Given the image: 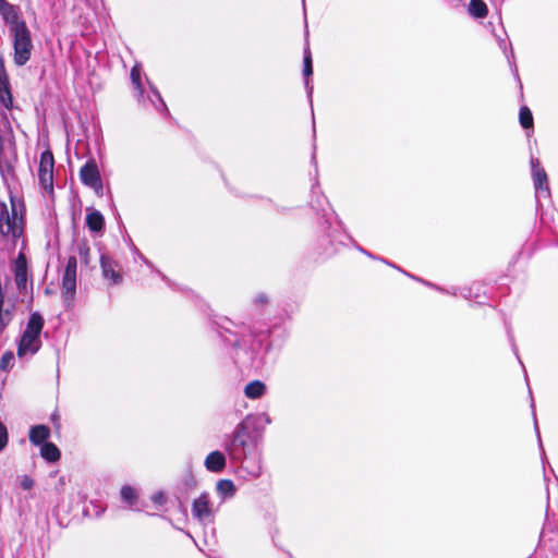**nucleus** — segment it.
<instances>
[{
	"label": "nucleus",
	"mask_w": 558,
	"mask_h": 558,
	"mask_svg": "<svg viewBox=\"0 0 558 558\" xmlns=\"http://www.w3.org/2000/svg\"><path fill=\"white\" fill-rule=\"evenodd\" d=\"M10 206L0 203V236L13 245L23 238L26 225V205L23 198L10 194Z\"/></svg>",
	"instance_id": "obj_1"
},
{
	"label": "nucleus",
	"mask_w": 558,
	"mask_h": 558,
	"mask_svg": "<svg viewBox=\"0 0 558 558\" xmlns=\"http://www.w3.org/2000/svg\"><path fill=\"white\" fill-rule=\"evenodd\" d=\"M45 326V319L40 313L34 312L29 315L26 327L20 338L16 348V355L22 359L26 355L36 354L41 348L40 333Z\"/></svg>",
	"instance_id": "obj_2"
},
{
	"label": "nucleus",
	"mask_w": 558,
	"mask_h": 558,
	"mask_svg": "<svg viewBox=\"0 0 558 558\" xmlns=\"http://www.w3.org/2000/svg\"><path fill=\"white\" fill-rule=\"evenodd\" d=\"M9 33L12 37L13 62L17 66H23L31 60L34 50L32 33L27 24H20Z\"/></svg>",
	"instance_id": "obj_3"
},
{
	"label": "nucleus",
	"mask_w": 558,
	"mask_h": 558,
	"mask_svg": "<svg viewBox=\"0 0 558 558\" xmlns=\"http://www.w3.org/2000/svg\"><path fill=\"white\" fill-rule=\"evenodd\" d=\"M54 157L48 148L40 154L38 179L41 187L49 194L53 193Z\"/></svg>",
	"instance_id": "obj_4"
},
{
	"label": "nucleus",
	"mask_w": 558,
	"mask_h": 558,
	"mask_svg": "<svg viewBox=\"0 0 558 558\" xmlns=\"http://www.w3.org/2000/svg\"><path fill=\"white\" fill-rule=\"evenodd\" d=\"M101 275L110 286L121 284L123 281L122 266L110 255L101 254L99 258Z\"/></svg>",
	"instance_id": "obj_5"
},
{
	"label": "nucleus",
	"mask_w": 558,
	"mask_h": 558,
	"mask_svg": "<svg viewBox=\"0 0 558 558\" xmlns=\"http://www.w3.org/2000/svg\"><path fill=\"white\" fill-rule=\"evenodd\" d=\"M192 515L202 523L214 520L213 502L208 493H202L193 500Z\"/></svg>",
	"instance_id": "obj_6"
},
{
	"label": "nucleus",
	"mask_w": 558,
	"mask_h": 558,
	"mask_svg": "<svg viewBox=\"0 0 558 558\" xmlns=\"http://www.w3.org/2000/svg\"><path fill=\"white\" fill-rule=\"evenodd\" d=\"M0 105H2L9 111H11L14 107L12 86L3 58H0Z\"/></svg>",
	"instance_id": "obj_7"
},
{
	"label": "nucleus",
	"mask_w": 558,
	"mask_h": 558,
	"mask_svg": "<svg viewBox=\"0 0 558 558\" xmlns=\"http://www.w3.org/2000/svg\"><path fill=\"white\" fill-rule=\"evenodd\" d=\"M80 178L82 182L95 190L102 189V182L97 163L94 159L88 160L80 170Z\"/></svg>",
	"instance_id": "obj_8"
},
{
	"label": "nucleus",
	"mask_w": 558,
	"mask_h": 558,
	"mask_svg": "<svg viewBox=\"0 0 558 558\" xmlns=\"http://www.w3.org/2000/svg\"><path fill=\"white\" fill-rule=\"evenodd\" d=\"M0 15L9 26V31L15 28L17 25L20 26V24H26L21 17L20 7L10 3L8 0H0Z\"/></svg>",
	"instance_id": "obj_9"
},
{
	"label": "nucleus",
	"mask_w": 558,
	"mask_h": 558,
	"mask_svg": "<svg viewBox=\"0 0 558 558\" xmlns=\"http://www.w3.org/2000/svg\"><path fill=\"white\" fill-rule=\"evenodd\" d=\"M13 272L17 290L24 292L28 280V266L26 255L23 252H20L13 262Z\"/></svg>",
	"instance_id": "obj_10"
},
{
	"label": "nucleus",
	"mask_w": 558,
	"mask_h": 558,
	"mask_svg": "<svg viewBox=\"0 0 558 558\" xmlns=\"http://www.w3.org/2000/svg\"><path fill=\"white\" fill-rule=\"evenodd\" d=\"M532 178L536 192H549L548 177L543 168H539L537 159H531Z\"/></svg>",
	"instance_id": "obj_11"
},
{
	"label": "nucleus",
	"mask_w": 558,
	"mask_h": 558,
	"mask_svg": "<svg viewBox=\"0 0 558 558\" xmlns=\"http://www.w3.org/2000/svg\"><path fill=\"white\" fill-rule=\"evenodd\" d=\"M204 463L205 468L213 473L222 472L227 464L225 454L219 450L208 453Z\"/></svg>",
	"instance_id": "obj_12"
},
{
	"label": "nucleus",
	"mask_w": 558,
	"mask_h": 558,
	"mask_svg": "<svg viewBox=\"0 0 558 558\" xmlns=\"http://www.w3.org/2000/svg\"><path fill=\"white\" fill-rule=\"evenodd\" d=\"M50 437V428L47 425H35L32 426L28 433L29 441L34 446H41L45 442H48V438Z\"/></svg>",
	"instance_id": "obj_13"
},
{
	"label": "nucleus",
	"mask_w": 558,
	"mask_h": 558,
	"mask_svg": "<svg viewBox=\"0 0 558 558\" xmlns=\"http://www.w3.org/2000/svg\"><path fill=\"white\" fill-rule=\"evenodd\" d=\"M86 225L92 232H100L105 228L104 216L98 210H92L86 215Z\"/></svg>",
	"instance_id": "obj_14"
},
{
	"label": "nucleus",
	"mask_w": 558,
	"mask_h": 558,
	"mask_svg": "<svg viewBox=\"0 0 558 558\" xmlns=\"http://www.w3.org/2000/svg\"><path fill=\"white\" fill-rule=\"evenodd\" d=\"M247 439H248L247 426L244 422H241L236 425V427L233 432L232 445L244 449L247 445Z\"/></svg>",
	"instance_id": "obj_15"
},
{
	"label": "nucleus",
	"mask_w": 558,
	"mask_h": 558,
	"mask_svg": "<svg viewBox=\"0 0 558 558\" xmlns=\"http://www.w3.org/2000/svg\"><path fill=\"white\" fill-rule=\"evenodd\" d=\"M266 392V385L260 380L250 381L244 388V395L248 399H258Z\"/></svg>",
	"instance_id": "obj_16"
},
{
	"label": "nucleus",
	"mask_w": 558,
	"mask_h": 558,
	"mask_svg": "<svg viewBox=\"0 0 558 558\" xmlns=\"http://www.w3.org/2000/svg\"><path fill=\"white\" fill-rule=\"evenodd\" d=\"M40 456L48 462H57L61 458L59 448L53 442H45L40 447Z\"/></svg>",
	"instance_id": "obj_17"
},
{
	"label": "nucleus",
	"mask_w": 558,
	"mask_h": 558,
	"mask_svg": "<svg viewBox=\"0 0 558 558\" xmlns=\"http://www.w3.org/2000/svg\"><path fill=\"white\" fill-rule=\"evenodd\" d=\"M468 11L475 19H484L488 14V8L483 0H470Z\"/></svg>",
	"instance_id": "obj_18"
},
{
	"label": "nucleus",
	"mask_w": 558,
	"mask_h": 558,
	"mask_svg": "<svg viewBox=\"0 0 558 558\" xmlns=\"http://www.w3.org/2000/svg\"><path fill=\"white\" fill-rule=\"evenodd\" d=\"M216 489L219 495L225 497H232L236 492L234 483L228 478L219 480L216 484Z\"/></svg>",
	"instance_id": "obj_19"
},
{
	"label": "nucleus",
	"mask_w": 558,
	"mask_h": 558,
	"mask_svg": "<svg viewBox=\"0 0 558 558\" xmlns=\"http://www.w3.org/2000/svg\"><path fill=\"white\" fill-rule=\"evenodd\" d=\"M120 495L122 500L126 502L129 506H134L137 501V495L135 489L129 485L122 486Z\"/></svg>",
	"instance_id": "obj_20"
},
{
	"label": "nucleus",
	"mask_w": 558,
	"mask_h": 558,
	"mask_svg": "<svg viewBox=\"0 0 558 558\" xmlns=\"http://www.w3.org/2000/svg\"><path fill=\"white\" fill-rule=\"evenodd\" d=\"M62 295L66 300H71L76 291V280L62 278Z\"/></svg>",
	"instance_id": "obj_21"
},
{
	"label": "nucleus",
	"mask_w": 558,
	"mask_h": 558,
	"mask_svg": "<svg viewBox=\"0 0 558 558\" xmlns=\"http://www.w3.org/2000/svg\"><path fill=\"white\" fill-rule=\"evenodd\" d=\"M76 272H77V259L75 256H70L68 258L66 266H65L62 278L76 280Z\"/></svg>",
	"instance_id": "obj_22"
},
{
	"label": "nucleus",
	"mask_w": 558,
	"mask_h": 558,
	"mask_svg": "<svg viewBox=\"0 0 558 558\" xmlns=\"http://www.w3.org/2000/svg\"><path fill=\"white\" fill-rule=\"evenodd\" d=\"M130 76H131L132 84H133L134 88L136 89L138 96H142L143 85H142V80H141V69L137 65H134L131 69Z\"/></svg>",
	"instance_id": "obj_23"
},
{
	"label": "nucleus",
	"mask_w": 558,
	"mask_h": 558,
	"mask_svg": "<svg viewBox=\"0 0 558 558\" xmlns=\"http://www.w3.org/2000/svg\"><path fill=\"white\" fill-rule=\"evenodd\" d=\"M77 253L81 258V262L85 265H89L90 263V247L87 241H83L77 245Z\"/></svg>",
	"instance_id": "obj_24"
},
{
	"label": "nucleus",
	"mask_w": 558,
	"mask_h": 558,
	"mask_svg": "<svg viewBox=\"0 0 558 558\" xmlns=\"http://www.w3.org/2000/svg\"><path fill=\"white\" fill-rule=\"evenodd\" d=\"M303 64H304V68H303L304 76H306V77L311 76L313 74V61H312V53L308 48L305 49Z\"/></svg>",
	"instance_id": "obj_25"
},
{
	"label": "nucleus",
	"mask_w": 558,
	"mask_h": 558,
	"mask_svg": "<svg viewBox=\"0 0 558 558\" xmlns=\"http://www.w3.org/2000/svg\"><path fill=\"white\" fill-rule=\"evenodd\" d=\"M14 355L12 351H5L0 359V369L8 371L13 366Z\"/></svg>",
	"instance_id": "obj_26"
},
{
	"label": "nucleus",
	"mask_w": 558,
	"mask_h": 558,
	"mask_svg": "<svg viewBox=\"0 0 558 558\" xmlns=\"http://www.w3.org/2000/svg\"><path fill=\"white\" fill-rule=\"evenodd\" d=\"M8 440V429L5 425L0 422V451H2L7 447Z\"/></svg>",
	"instance_id": "obj_27"
},
{
	"label": "nucleus",
	"mask_w": 558,
	"mask_h": 558,
	"mask_svg": "<svg viewBox=\"0 0 558 558\" xmlns=\"http://www.w3.org/2000/svg\"><path fill=\"white\" fill-rule=\"evenodd\" d=\"M21 486L23 489L28 490L34 486V481L31 476L25 475L21 481Z\"/></svg>",
	"instance_id": "obj_28"
},
{
	"label": "nucleus",
	"mask_w": 558,
	"mask_h": 558,
	"mask_svg": "<svg viewBox=\"0 0 558 558\" xmlns=\"http://www.w3.org/2000/svg\"><path fill=\"white\" fill-rule=\"evenodd\" d=\"M533 128V114L531 110L525 106V130Z\"/></svg>",
	"instance_id": "obj_29"
},
{
	"label": "nucleus",
	"mask_w": 558,
	"mask_h": 558,
	"mask_svg": "<svg viewBox=\"0 0 558 558\" xmlns=\"http://www.w3.org/2000/svg\"><path fill=\"white\" fill-rule=\"evenodd\" d=\"M51 421L53 422L56 429H60L61 428L60 417H59L58 413H53L51 415Z\"/></svg>",
	"instance_id": "obj_30"
},
{
	"label": "nucleus",
	"mask_w": 558,
	"mask_h": 558,
	"mask_svg": "<svg viewBox=\"0 0 558 558\" xmlns=\"http://www.w3.org/2000/svg\"><path fill=\"white\" fill-rule=\"evenodd\" d=\"M518 118H519V122H520V124L523 126V118H524V114H523V106H521V107L519 108Z\"/></svg>",
	"instance_id": "obj_31"
},
{
	"label": "nucleus",
	"mask_w": 558,
	"mask_h": 558,
	"mask_svg": "<svg viewBox=\"0 0 558 558\" xmlns=\"http://www.w3.org/2000/svg\"><path fill=\"white\" fill-rule=\"evenodd\" d=\"M256 301L260 304H266L268 302V299L265 294H260L257 296Z\"/></svg>",
	"instance_id": "obj_32"
}]
</instances>
